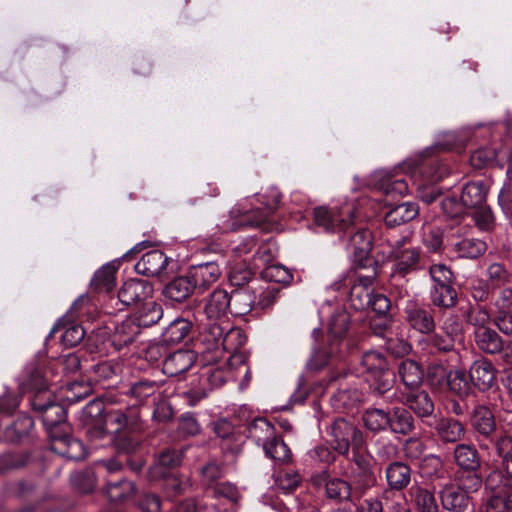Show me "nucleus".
Wrapping results in <instances>:
<instances>
[{
  "instance_id": "nucleus-8",
  "label": "nucleus",
  "mask_w": 512,
  "mask_h": 512,
  "mask_svg": "<svg viewBox=\"0 0 512 512\" xmlns=\"http://www.w3.org/2000/svg\"><path fill=\"white\" fill-rule=\"evenodd\" d=\"M153 285L143 279L131 278L119 288L116 297H111L109 303L118 310L123 308H137L145 301L153 298Z\"/></svg>"
},
{
  "instance_id": "nucleus-58",
  "label": "nucleus",
  "mask_w": 512,
  "mask_h": 512,
  "mask_svg": "<svg viewBox=\"0 0 512 512\" xmlns=\"http://www.w3.org/2000/svg\"><path fill=\"white\" fill-rule=\"evenodd\" d=\"M262 277L275 284H289L293 279L291 272L282 265H270L266 267L262 272Z\"/></svg>"
},
{
  "instance_id": "nucleus-5",
  "label": "nucleus",
  "mask_w": 512,
  "mask_h": 512,
  "mask_svg": "<svg viewBox=\"0 0 512 512\" xmlns=\"http://www.w3.org/2000/svg\"><path fill=\"white\" fill-rule=\"evenodd\" d=\"M361 365L372 382L370 387L373 392L382 396L392 390L393 373L390 371L387 358L378 351L365 352L361 359Z\"/></svg>"
},
{
  "instance_id": "nucleus-26",
  "label": "nucleus",
  "mask_w": 512,
  "mask_h": 512,
  "mask_svg": "<svg viewBox=\"0 0 512 512\" xmlns=\"http://www.w3.org/2000/svg\"><path fill=\"white\" fill-rule=\"evenodd\" d=\"M204 312L210 320H221L230 313L229 293L224 289H215L209 296Z\"/></svg>"
},
{
  "instance_id": "nucleus-37",
  "label": "nucleus",
  "mask_w": 512,
  "mask_h": 512,
  "mask_svg": "<svg viewBox=\"0 0 512 512\" xmlns=\"http://www.w3.org/2000/svg\"><path fill=\"white\" fill-rule=\"evenodd\" d=\"M385 473L388 486L393 490L401 491L406 488L411 481V468L400 461L390 463Z\"/></svg>"
},
{
  "instance_id": "nucleus-55",
  "label": "nucleus",
  "mask_w": 512,
  "mask_h": 512,
  "mask_svg": "<svg viewBox=\"0 0 512 512\" xmlns=\"http://www.w3.org/2000/svg\"><path fill=\"white\" fill-rule=\"evenodd\" d=\"M163 478V488L170 497L179 496L191 487L190 479L188 477L166 474Z\"/></svg>"
},
{
  "instance_id": "nucleus-18",
  "label": "nucleus",
  "mask_w": 512,
  "mask_h": 512,
  "mask_svg": "<svg viewBox=\"0 0 512 512\" xmlns=\"http://www.w3.org/2000/svg\"><path fill=\"white\" fill-rule=\"evenodd\" d=\"M443 509L450 512H466L471 505V497L457 484L449 483L439 492Z\"/></svg>"
},
{
  "instance_id": "nucleus-39",
  "label": "nucleus",
  "mask_w": 512,
  "mask_h": 512,
  "mask_svg": "<svg viewBox=\"0 0 512 512\" xmlns=\"http://www.w3.org/2000/svg\"><path fill=\"white\" fill-rule=\"evenodd\" d=\"M140 333V328L133 318H129L114 328L111 335V342L116 349H121L131 344Z\"/></svg>"
},
{
  "instance_id": "nucleus-20",
  "label": "nucleus",
  "mask_w": 512,
  "mask_h": 512,
  "mask_svg": "<svg viewBox=\"0 0 512 512\" xmlns=\"http://www.w3.org/2000/svg\"><path fill=\"white\" fill-rule=\"evenodd\" d=\"M188 275L195 290L204 292L219 279L221 270L217 263L205 262L192 266L188 271Z\"/></svg>"
},
{
  "instance_id": "nucleus-29",
  "label": "nucleus",
  "mask_w": 512,
  "mask_h": 512,
  "mask_svg": "<svg viewBox=\"0 0 512 512\" xmlns=\"http://www.w3.org/2000/svg\"><path fill=\"white\" fill-rule=\"evenodd\" d=\"M54 449L62 456L71 460H81L86 456V450L83 443L69 436V432L62 433L53 438Z\"/></svg>"
},
{
  "instance_id": "nucleus-61",
  "label": "nucleus",
  "mask_w": 512,
  "mask_h": 512,
  "mask_svg": "<svg viewBox=\"0 0 512 512\" xmlns=\"http://www.w3.org/2000/svg\"><path fill=\"white\" fill-rule=\"evenodd\" d=\"M223 477V469L216 462H209L201 468V483L207 487H214Z\"/></svg>"
},
{
  "instance_id": "nucleus-25",
  "label": "nucleus",
  "mask_w": 512,
  "mask_h": 512,
  "mask_svg": "<svg viewBox=\"0 0 512 512\" xmlns=\"http://www.w3.org/2000/svg\"><path fill=\"white\" fill-rule=\"evenodd\" d=\"M455 464L462 470H480L481 457L475 445L458 443L453 450Z\"/></svg>"
},
{
  "instance_id": "nucleus-62",
  "label": "nucleus",
  "mask_w": 512,
  "mask_h": 512,
  "mask_svg": "<svg viewBox=\"0 0 512 512\" xmlns=\"http://www.w3.org/2000/svg\"><path fill=\"white\" fill-rule=\"evenodd\" d=\"M281 289L276 285H268L264 288L258 296V300H255V307L261 310H267L273 307L277 302Z\"/></svg>"
},
{
  "instance_id": "nucleus-4",
  "label": "nucleus",
  "mask_w": 512,
  "mask_h": 512,
  "mask_svg": "<svg viewBox=\"0 0 512 512\" xmlns=\"http://www.w3.org/2000/svg\"><path fill=\"white\" fill-rule=\"evenodd\" d=\"M488 495L483 502V512H512V483L500 471H492L486 478Z\"/></svg>"
},
{
  "instance_id": "nucleus-9",
  "label": "nucleus",
  "mask_w": 512,
  "mask_h": 512,
  "mask_svg": "<svg viewBox=\"0 0 512 512\" xmlns=\"http://www.w3.org/2000/svg\"><path fill=\"white\" fill-rule=\"evenodd\" d=\"M327 434L330 437V444L336 452L347 455L350 445L354 449H361L364 444L362 432L344 418H336L329 428Z\"/></svg>"
},
{
  "instance_id": "nucleus-10",
  "label": "nucleus",
  "mask_w": 512,
  "mask_h": 512,
  "mask_svg": "<svg viewBox=\"0 0 512 512\" xmlns=\"http://www.w3.org/2000/svg\"><path fill=\"white\" fill-rule=\"evenodd\" d=\"M314 223L322 227L326 232L347 233L355 218V208L351 204H345L340 208L329 209L324 206L313 210Z\"/></svg>"
},
{
  "instance_id": "nucleus-56",
  "label": "nucleus",
  "mask_w": 512,
  "mask_h": 512,
  "mask_svg": "<svg viewBox=\"0 0 512 512\" xmlns=\"http://www.w3.org/2000/svg\"><path fill=\"white\" fill-rule=\"evenodd\" d=\"M496 150L492 147H481L473 151L470 164L474 169H484L491 166L496 160Z\"/></svg>"
},
{
  "instance_id": "nucleus-23",
  "label": "nucleus",
  "mask_w": 512,
  "mask_h": 512,
  "mask_svg": "<svg viewBox=\"0 0 512 512\" xmlns=\"http://www.w3.org/2000/svg\"><path fill=\"white\" fill-rule=\"evenodd\" d=\"M195 362V355L190 350H177L168 354L162 362L164 374L174 377L186 372Z\"/></svg>"
},
{
  "instance_id": "nucleus-44",
  "label": "nucleus",
  "mask_w": 512,
  "mask_h": 512,
  "mask_svg": "<svg viewBox=\"0 0 512 512\" xmlns=\"http://www.w3.org/2000/svg\"><path fill=\"white\" fill-rule=\"evenodd\" d=\"M485 276V280L495 289L503 288L512 282V271L503 262L489 263Z\"/></svg>"
},
{
  "instance_id": "nucleus-53",
  "label": "nucleus",
  "mask_w": 512,
  "mask_h": 512,
  "mask_svg": "<svg viewBox=\"0 0 512 512\" xmlns=\"http://www.w3.org/2000/svg\"><path fill=\"white\" fill-rule=\"evenodd\" d=\"M383 346L388 353L395 357H404L412 350V346L408 340L395 332H389L388 335H386Z\"/></svg>"
},
{
  "instance_id": "nucleus-64",
  "label": "nucleus",
  "mask_w": 512,
  "mask_h": 512,
  "mask_svg": "<svg viewBox=\"0 0 512 512\" xmlns=\"http://www.w3.org/2000/svg\"><path fill=\"white\" fill-rule=\"evenodd\" d=\"M494 325L505 335H512V310L499 308L493 318Z\"/></svg>"
},
{
  "instance_id": "nucleus-21",
  "label": "nucleus",
  "mask_w": 512,
  "mask_h": 512,
  "mask_svg": "<svg viewBox=\"0 0 512 512\" xmlns=\"http://www.w3.org/2000/svg\"><path fill=\"white\" fill-rule=\"evenodd\" d=\"M41 415L43 425L52 438L60 436L62 433L69 432V426L66 422V410L63 405L54 402L46 407Z\"/></svg>"
},
{
  "instance_id": "nucleus-31",
  "label": "nucleus",
  "mask_w": 512,
  "mask_h": 512,
  "mask_svg": "<svg viewBox=\"0 0 512 512\" xmlns=\"http://www.w3.org/2000/svg\"><path fill=\"white\" fill-rule=\"evenodd\" d=\"M408 494L417 512H438V504L432 490L415 484L410 487Z\"/></svg>"
},
{
  "instance_id": "nucleus-3",
  "label": "nucleus",
  "mask_w": 512,
  "mask_h": 512,
  "mask_svg": "<svg viewBox=\"0 0 512 512\" xmlns=\"http://www.w3.org/2000/svg\"><path fill=\"white\" fill-rule=\"evenodd\" d=\"M462 335V325L457 316L445 319L439 331L427 333L418 341V346L428 355L454 351L456 340Z\"/></svg>"
},
{
  "instance_id": "nucleus-50",
  "label": "nucleus",
  "mask_w": 512,
  "mask_h": 512,
  "mask_svg": "<svg viewBox=\"0 0 512 512\" xmlns=\"http://www.w3.org/2000/svg\"><path fill=\"white\" fill-rule=\"evenodd\" d=\"M389 414L380 408H368L362 415V420L367 429L372 432H380L389 427Z\"/></svg>"
},
{
  "instance_id": "nucleus-41",
  "label": "nucleus",
  "mask_w": 512,
  "mask_h": 512,
  "mask_svg": "<svg viewBox=\"0 0 512 512\" xmlns=\"http://www.w3.org/2000/svg\"><path fill=\"white\" fill-rule=\"evenodd\" d=\"M486 250V242L479 238L466 237L453 244V251L463 259H478Z\"/></svg>"
},
{
  "instance_id": "nucleus-11",
  "label": "nucleus",
  "mask_w": 512,
  "mask_h": 512,
  "mask_svg": "<svg viewBox=\"0 0 512 512\" xmlns=\"http://www.w3.org/2000/svg\"><path fill=\"white\" fill-rule=\"evenodd\" d=\"M262 203L265 205L263 211L259 212L257 219L246 218L239 223L231 222L229 217L219 223H217V229L219 233H227L229 231H235L243 225L260 227L268 220L270 215L278 208L281 201L280 192L272 188L261 196Z\"/></svg>"
},
{
  "instance_id": "nucleus-51",
  "label": "nucleus",
  "mask_w": 512,
  "mask_h": 512,
  "mask_svg": "<svg viewBox=\"0 0 512 512\" xmlns=\"http://www.w3.org/2000/svg\"><path fill=\"white\" fill-rule=\"evenodd\" d=\"M420 174L427 184H434L443 179L448 174V170L438 159L431 158L421 163Z\"/></svg>"
},
{
  "instance_id": "nucleus-12",
  "label": "nucleus",
  "mask_w": 512,
  "mask_h": 512,
  "mask_svg": "<svg viewBox=\"0 0 512 512\" xmlns=\"http://www.w3.org/2000/svg\"><path fill=\"white\" fill-rule=\"evenodd\" d=\"M242 332L237 328L223 327L218 322L208 324L202 334L201 341L207 344L208 350L231 351L237 348L233 346V340L241 338Z\"/></svg>"
},
{
  "instance_id": "nucleus-14",
  "label": "nucleus",
  "mask_w": 512,
  "mask_h": 512,
  "mask_svg": "<svg viewBox=\"0 0 512 512\" xmlns=\"http://www.w3.org/2000/svg\"><path fill=\"white\" fill-rule=\"evenodd\" d=\"M404 320L413 331L425 336L436 329L434 311L416 302L409 301L405 306Z\"/></svg>"
},
{
  "instance_id": "nucleus-49",
  "label": "nucleus",
  "mask_w": 512,
  "mask_h": 512,
  "mask_svg": "<svg viewBox=\"0 0 512 512\" xmlns=\"http://www.w3.org/2000/svg\"><path fill=\"white\" fill-rule=\"evenodd\" d=\"M265 455L279 464L288 463L291 460V450L283 439L275 435L271 441L263 446Z\"/></svg>"
},
{
  "instance_id": "nucleus-43",
  "label": "nucleus",
  "mask_w": 512,
  "mask_h": 512,
  "mask_svg": "<svg viewBox=\"0 0 512 512\" xmlns=\"http://www.w3.org/2000/svg\"><path fill=\"white\" fill-rule=\"evenodd\" d=\"M248 438L257 445L264 446L276 434L275 426L265 418H256L248 426Z\"/></svg>"
},
{
  "instance_id": "nucleus-59",
  "label": "nucleus",
  "mask_w": 512,
  "mask_h": 512,
  "mask_svg": "<svg viewBox=\"0 0 512 512\" xmlns=\"http://www.w3.org/2000/svg\"><path fill=\"white\" fill-rule=\"evenodd\" d=\"M381 189L388 196H402L408 192V184L404 177H389L382 181Z\"/></svg>"
},
{
  "instance_id": "nucleus-1",
  "label": "nucleus",
  "mask_w": 512,
  "mask_h": 512,
  "mask_svg": "<svg viewBox=\"0 0 512 512\" xmlns=\"http://www.w3.org/2000/svg\"><path fill=\"white\" fill-rule=\"evenodd\" d=\"M82 419L90 440L103 439L110 432L118 435L124 430L136 433L143 429L140 411L137 408L128 407L125 412L120 409L105 412L104 404L99 400L91 401L85 406Z\"/></svg>"
},
{
  "instance_id": "nucleus-6",
  "label": "nucleus",
  "mask_w": 512,
  "mask_h": 512,
  "mask_svg": "<svg viewBox=\"0 0 512 512\" xmlns=\"http://www.w3.org/2000/svg\"><path fill=\"white\" fill-rule=\"evenodd\" d=\"M350 315L344 310L335 312L329 321L328 334L331 338L330 352L316 351L308 362L312 370L323 368L329 361L330 356L341 353L340 345L348 332Z\"/></svg>"
},
{
  "instance_id": "nucleus-19",
  "label": "nucleus",
  "mask_w": 512,
  "mask_h": 512,
  "mask_svg": "<svg viewBox=\"0 0 512 512\" xmlns=\"http://www.w3.org/2000/svg\"><path fill=\"white\" fill-rule=\"evenodd\" d=\"M469 376L474 386L481 392L491 389L496 384V369L486 358L473 362Z\"/></svg>"
},
{
  "instance_id": "nucleus-40",
  "label": "nucleus",
  "mask_w": 512,
  "mask_h": 512,
  "mask_svg": "<svg viewBox=\"0 0 512 512\" xmlns=\"http://www.w3.org/2000/svg\"><path fill=\"white\" fill-rule=\"evenodd\" d=\"M137 312L133 318L136 321V324L141 327H150L159 322V320L163 317V309L162 306L155 301L153 298L145 301L137 308Z\"/></svg>"
},
{
  "instance_id": "nucleus-7",
  "label": "nucleus",
  "mask_w": 512,
  "mask_h": 512,
  "mask_svg": "<svg viewBox=\"0 0 512 512\" xmlns=\"http://www.w3.org/2000/svg\"><path fill=\"white\" fill-rule=\"evenodd\" d=\"M468 422L481 449L488 448L487 444L482 443L483 441H489L495 445V440L499 437L498 425L494 412L487 404L476 403L469 412Z\"/></svg>"
},
{
  "instance_id": "nucleus-27",
  "label": "nucleus",
  "mask_w": 512,
  "mask_h": 512,
  "mask_svg": "<svg viewBox=\"0 0 512 512\" xmlns=\"http://www.w3.org/2000/svg\"><path fill=\"white\" fill-rule=\"evenodd\" d=\"M230 313L236 317H242L251 312L255 306V292L249 288L234 289L229 293Z\"/></svg>"
},
{
  "instance_id": "nucleus-22",
  "label": "nucleus",
  "mask_w": 512,
  "mask_h": 512,
  "mask_svg": "<svg viewBox=\"0 0 512 512\" xmlns=\"http://www.w3.org/2000/svg\"><path fill=\"white\" fill-rule=\"evenodd\" d=\"M351 269L357 281L364 285H372L378 274V261L371 253H358L352 255Z\"/></svg>"
},
{
  "instance_id": "nucleus-57",
  "label": "nucleus",
  "mask_w": 512,
  "mask_h": 512,
  "mask_svg": "<svg viewBox=\"0 0 512 512\" xmlns=\"http://www.w3.org/2000/svg\"><path fill=\"white\" fill-rule=\"evenodd\" d=\"M482 484L483 479L479 470H465L460 474L457 485L469 495V493L477 492Z\"/></svg>"
},
{
  "instance_id": "nucleus-32",
  "label": "nucleus",
  "mask_w": 512,
  "mask_h": 512,
  "mask_svg": "<svg viewBox=\"0 0 512 512\" xmlns=\"http://www.w3.org/2000/svg\"><path fill=\"white\" fill-rule=\"evenodd\" d=\"M389 429L392 433L409 435L415 430V419L411 412L404 407H394L389 414Z\"/></svg>"
},
{
  "instance_id": "nucleus-60",
  "label": "nucleus",
  "mask_w": 512,
  "mask_h": 512,
  "mask_svg": "<svg viewBox=\"0 0 512 512\" xmlns=\"http://www.w3.org/2000/svg\"><path fill=\"white\" fill-rule=\"evenodd\" d=\"M254 276V272L245 263L235 264L229 273V281L233 286H243Z\"/></svg>"
},
{
  "instance_id": "nucleus-13",
  "label": "nucleus",
  "mask_w": 512,
  "mask_h": 512,
  "mask_svg": "<svg viewBox=\"0 0 512 512\" xmlns=\"http://www.w3.org/2000/svg\"><path fill=\"white\" fill-rule=\"evenodd\" d=\"M474 340L477 348L485 354H503L506 363L512 362V348L503 338L490 327H478L474 332Z\"/></svg>"
},
{
  "instance_id": "nucleus-35",
  "label": "nucleus",
  "mask_w": 512,
  "mask_h": 512,
  "mask_svg": "<svg viewBox=\"0 0 512 512\" xmlns=\"http://www.w3.org/2000/svg\"><path fill=\"white\" fill-rule=\"evenodd\" d=\"M433 306L440 309H452L458 303V293L452 284L433 285L429 291Z\"/></svg>"
},
{
  "instance_id": "nucleus-34",
  "label": "nucleus",
  "mask_w": 512,
  "mask_h": 512,
  "mask_svg": "<svg viewBox=\"0 0 512 512\" xmlns=\"http://www.w3.org/2000/svg\"><path fill=\"white\" fill-rule=\"evenodd\" d=\"M487 193L482 180L470 181L462 187L460 200L466 208H478L486 201Z\"/></svg>"
},
{
  "instance_id": "nucleus-63",
  "label": "nucleus",
  "mask_w": 512,
  "mask_h": 512,
  "mask_svg": "<svg viewBox=\"0 0 512 512\" xmlns=\"http://www.w3.org/2000/svg\"><path fill=\"white\" fill-rule=\"evenodd\" d=\"M498 204L506 219L512 225V181H506L498 195Z\"/></svg>"
},
{
  "instance_id": "nucleus-30",
  "label": "nucleus",
  "mask_w": 512,
  "mask_h": 512,
  "mask_svg": "<svg viewBox=\"0 0 512 512\" xmlns=\"http://www.w3.org/2000/svg\"><path fill=\"white\" fill-rule=\"evenodd\" d=\"M419 213V207L414 202H405L391 208L384 217L387 227L393 228L412 221Z\"/></svg>"
},
{
  "instance_id": "nucleus-48",
  "label": "nucleus",
  "mask_w": 512,
  "mask_h": 512,
  "mask_svg": "<svg viewBox=\"0 0 512 512\" xmlns=\"http://www.w3.org/2000/svg\"><path fill=\"white\" fill-rule=\"evenodd\" d=\"M23 392H33L48 388L44 370L36 365L28 366L20 383Z\"/></svg>"
},
{
  "instance_id": "nucleus-45",
  "label": "nucleus",
  "mask_w": 512,
  "mask_h": 512,
  "mask_svg": "<svg viewBox=\"0 0 512 512\" xmlns=\"http://www.w3.org/2000/svg\"><path fill=\"white\" fill-rule=\"evenodd\" d=\"M192 326L191 321L185 318H176L162 332V341L166 344L179 343L189 335Z\"/></svg>"
},
{
  "instance_id": "nucleus-2",
  "label": "nucleus",
  "mask_w": 512,
  "mask_h": 512,
  "mask_svg": "<svg viewBox=\"0 0 512 512\" xmlns=\"http://www.w3.org/2000/svg\"><path fill=\"white\" fill-rule=\"evenodd\" d=\"M391 272L388 278L389 288L397 293L399 298L409 295V275L422 270L423 257L420 247H409L405 251H397L390 257Z\"/></svg>"
},
{
  "instance_id": "nucleus-54",
  "label": "nucleus",
  "mask_w": 512,
  "mask_h": 512,
  "mask_svg": "<svg viewBox=\"0 0 512 512\" xmlns=\"http://www.w3.org/2000/svg\"><path fill=\"white\" fill-rule=\"evenodd\" d=\"M370 285H364L358 281L357 284H354L350 291V305L357 311H362L369 307V303H371L372 293L368 290Z\"/></svg>"
},
{
  "instance_id": "nucleus-28",
  "label": "nucleus",
  "mask_w": 512,
  "mask_h": 512,
  "mask_svg": "<svg viewBox=\"0 0 512 512\" xmlns=\"http://www.w3.org/2000/svg\"><path fill=\"white\" fill-rule=\"evenodd\" d=\"M397 372L401 382L409 391L418 389L423 383V369L412 359L403 360L399 364Z\"/></svg>"
},
{
  "instance_id": "nucleus-38",
  "label": "nucleus",
  "mask_w": 512,
  "mask_h": 512,
  "mask_svg": "<svg viewBox=\"0 0 512 512\" xmlns=\"http://www.w3.org/2000/svg\"><path fill=\"white\" fill-rule=\"evenodd\" d=\"M159 388L156 381L143 379L131 384L125 394L134 399L135 403H133L132 406L139 410V406L144 405L149 399L154 398Z\"/></svg>"
},
{
  "instance_id": "nucleus-15",
  "label": "nucleus",
  "mask_w": 512,
  "mask_h": 512,
  "mask_svg": "<svg viewBox=\"0 0 512 512\" xmlns=\"http://www.w3.org/2000/svg\"><path fill=\"white\" fill-rule=\"evenodd\" d=\"M402 403L410 412L412 411L423 423L431 425L430 419L434 413V402L426 390L414 389L402 394Z\"/></svg>"
},
{
  "instance_id": "nucleus-17",
  "label": "nucleus",
  "mask_w": 512,
  "mask_h": 512,
  "mask_svg": "<svg viewBox=\"0 0 512 512\" xmlns=\"http://www.w3.org/2000/svg\"><path fill=\"white\" fill-rule=\"evenodd\" d=\"M352 218V224L347 233H341L340 239L345 242L346 248L352 255L358 253H371L372 250V234L364 228L358 227Z\"/></svg>"
},
{
  "instance_id": "nucleus-52",
  "label": "nucleus",
  "mask_w": 512,
  "mask_h": 512,
  "mask_svg": "<svg viewBox=\"0 0 512 512\" xmlns=\"http://www.w3.org/2000/svg\"><path fill=\"white\" fill-rule=\"evenodd\" d=\"M116 268L112 264H105L98 269L92 280L91 286L97 291L109 292L114 286L116 278Z\"/></svg>"
},
{
  "instance_id": "nucleus-46",
  "label": "nucleus",
  "mask_w": 512,
  "mask_h": 512,
  "mask_svg": "<svg viewBox=\"0 0 512 512\" xmlns=\"http://www.w3.org/2000/svg\"><path fill=\"white\" fill-rule=\"evenodd\" d=\"M135 493V484L125 479L116 482H107L105 486V494L113 503H122L130 500Z\"/></svg>"
},
{
  "instance_id": "nucleus-16",
  "label": "nucleus",
  "mask_w": 512,
  "mask_h": 512,
  "mask_svg": "<svg viewBox=\"0 0 512 512\" xmlns=\"http://www.w3.org/2000/svg\"><path fill=\"white\" fill-rule=\"evenodd\" d=\"M466 427L451 416H440L435 420L434 434L442 444H458L466 437Z\"/></svg>"
},
{
  "instance_id": "nucleus-24",
  "label": "nucleus",
  "mask_w": 512,
  "mask_h": 512,
  "mask_svg": "<svg viewBox=\"0 0 512 512\" xmlns=\"http://www.w3.org/2000/svg\"><path fill=\"white\" fill-rule=\"evenodd\" d=\"M168 265V257L160 250H152L144 254L135 264L138 274L148 277L160 275Z\"/></svg>"
},
{
  "instance_id": "nucleus-33",
  "label": "nucleus",
  "mask_w": 512,
  "mask_h": 512,
  "mask_svg": "<svg viewBox=\"0 0 512 512\" xmlns=\"http://www.w3.org/2000/svg\"><path fill=\"white\" fill-rule=\"evenodd\" d=\"M194 291L195 288L187 273L185 276L176 277L168 282L163 289V295L171 301L182 302L189 298Z\"/></svg>"
},
{
  "instance_id": "nucleus-36",
  "label": "nucleus",
  "mask_w": 512,
  "mask_h": 512,
  "mask_svg": "<svg viewBox=\"0 0 512 512\" xmlns=\"http://www.w3.org/2000/svg\"><path fill=\"white\" fill-rule=\"evenodd\" d=\"M183 460L182 451L166 448L162 450L157 457L155 464L150 468L152 478L164 477L167 473L165 469L176 468L181 465Z\"/></svg>"
},
{
  "instance_id": "nucleus-47",
  "label": "nucleus",
  "mask_w": 512,
  "mask_h": 512,
  "mask_svg": "<svg viewBox=\"0 0 512 512\" xmlns=\"http://www.w3.org/2000/svg\"><path fill=\"white\" fill-rule=\"evenodd\" d=\"M326 497L339 504L351 500L352 488L351 485L340 478H331L325 484Z\"/></svg>"
},
{
  "instance_id": "nucleus-42",
  "label": "nucleus",
  "mask_w": 512,
  "mask_h": 512,
  "mask_svg": "<svg viewBox=\"0 0 512 512\" xmlns=\"http://www.w3.org/2000/svg\"><path fill=\"white\" fill-rule=\"evenodd\" d=\"M496 454L501 458L502 465L512 481V430L503 429L497 440H495ZM508 479V477H506ZM512 483V482H511Z\"/></svg>"
}]
</instances>
